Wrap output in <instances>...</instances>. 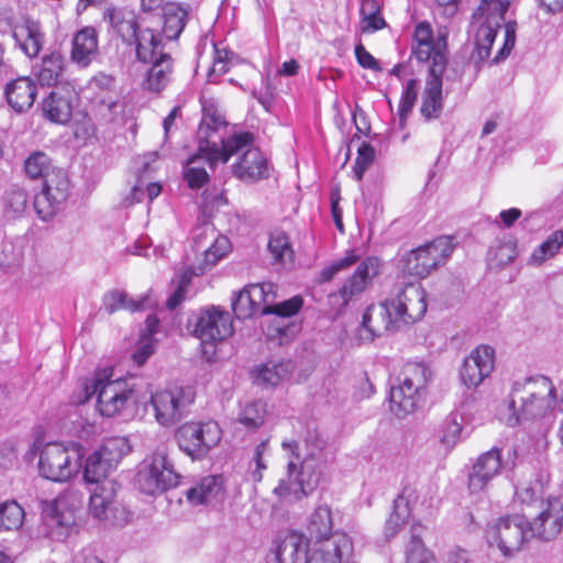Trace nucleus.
<instances>
[{"instance_id": "nucleus-1", "label": "nucleus", "mask_w": 563, "mask_h": 563, "mask_svg": "<svg viewBox=\"0 0 563 563\" xmlns=\"http://www.w3.org/2000/svg\"><path fill=\"white\" fill-rule=\"evenodd\" d=\"M511 0H481L478 7L472 14L468 36L472 43L470 64L478 71L484 64L497 65L504 62L511 53L516 44L517 23L508 21L505 23V36L501 48L494 58L489 59L492 47L495 43L499 29L505 22V14L508 11Z\"/></svg>"}, {"instance_id": "nucleus-2", "label": "nucleus", "mask_w": 563, "mask_h": 563, "mask_svg": "<svg viewBox=\"0 0 563 563\" xmlns=\"http://www.w3.org/2000/svg\"><path fill=\"white\" fill-rule=\"evenodd\" d=\"M556 404V389L552 380L543 375L515 382L510 391L507 419L510 427L536 422L550 417Z\"/></svg>"}, {"instance_id": "nucleus-3", "label": "nucleus", "mask_w": 563, "mask_h": 563, "mask_svg": "<svg viewBox=\"0 0 563 563\" xmlns=\"http://www.w3.org/2000/svg\"><path fill=\"white\" fill-rule=\"evenodd\" d=\"M111 377L110 367L96 371L84 385L86 397L97 395L98 409L104 417L133 416L146 402L144 395L135 384Z\"/></svg>"}, {"instance_id": "nucleus-4", "label": "nucleus", "mask_w": 563, "mask_h": 563, "mask_svg": "<svg viewBox=\"0 0 563 563\" xmlns=\"http://www.w3.org/2000/svg\"><path fill=\"white\" fill-rule=\"evenodd\" d=\"M327 441L317 430L308 429L300 445L295 440H284L282 448L289 453L288 472L296 473L297 462H300L301 485L314 488L325 475L330 465V454Z\"/></svg>"}, {"instance_id": "nucleus-5", "label": "nucleus", "mask_w": 563, "mask_h": 563, "mask_svg": "<svg viewBox=\"0 0 563 563\" xmlns=\"http://www.w3.org/2000/svg\"><path fill=\"white\" fill-rule=\"evenodd\" d=\"M225 128V118L218 107L211 102L205 103L202 107V118L197 131L200 151H211V155H222L224 161H229L239 148L251 143V132L240 131L224 136L220 134V131Z\"/></svg>"}, {"instance_id": "nucleus-6", "label": "nucleus", "mask_w": 563, "mask_h": 563, "mask_svg": "<svg viewBox=\"0 0 563 563\" xmlns=\"http://www.w3.org/2000/svg\"><path fill=\"white\" fill-rule=\"evenodd\" d=\"M431 372L423 363L407 362L399 377V385L389 391L390 410L399 418L412 413L421 404Z\"/></svg>"}, {"instance_id": "nucleus-7", "label": "nucleus", "mask_w": 563, "mask_h": 563, "mask_svg": "<svg viewBox=\"0 0 563 563\" xmlns=\"http://www.w3.org/2000/svg\"><path fill=\"white\" fill-rule=\"evenodd\" d=\"M84 459V446L76 442L64 445L58 442L46 443L38 459L40 474L53 482H67L78 474Z\"/></svg>"}, {"instance_id": "nucleus-8", "label": "nucleus", "mask_w": 563, "mask_h": 563, "mask_svg": "<svg viewBox=\"0 0 563 563\" xmlns=\"http://www.w3.org/2000/svg\"><path fill=\"white\" fill-rule=\"evenodd\" d=\"M187 328L200 340L201 354L208 362L216 355V343L233 333L230 314L214 306L191 314Z\"/></svg>"}, {"instance_id": "nucleus-9", "label": "nucleus", "mask_w": 563, "mask_h": 563, "mask_svg": "<svg viewBox=\"0 0 563 563\" xmlns=\"http://www.w3.org/2000/svg\"><path fill=\"white\" fill-rule=\"evenodd\" d=\"M534 538L530 521L521 515H508L490 522L486 529V539L496 547L503 556L511 558L522 545Z\"/></svg>"}, {"instance_id": "nucleus-10", "label": "nucleus", "mask_w": 563, "mask_h": 563, "mask_svg": "<svg viewBox=\"0 0 563 563\" xmlns=\"http://www.w3.org/2000/svg\"><path fill=\"white\" fill-rule=\"evenodd\" d=\"M222 431L214 421L186 422L175 431L179 449L192 460L207 456L221 440Z\"/></svg>"}, {"instance_id": "nucleus-11", "label": "nucleus", "mask_w": 563, "mask_h": 563, "mask_svg": "<svg viewBox=\"0 0 563 563\" xmlns=\"http://www.w3.org/2000/svg\"><path fill=\"white\" fill-rule=\"evenodd\" d=\"M453 250L450 236H439L412 250L405 258L404 271L411 276L426 278L433 269L445 264Z\"/></svg>"}, {"instance_id": "nucleus-12", "label": "nucleus", "mask_w": 563, "mask_h": 563, "mask_svg": "<svg viewBox=\"0 0 563 563\" xmlns=\"http://www.w3.org/2000/svg\"><path fill=\"white\" fill-rule=\"evenodd\" d=\"M130 451L124 438L107 439L102 445L90 453L84 464V479L87 483L99 485L104 482L109 473L118 465L121 459Z\"/></svg>"}, {"instance_id": "nucleus-13", "label": "nucleus", "mask_w": 563, "mask_h": 563, "mask_svg": "<svg viewBox=\"0 0 563 563\" xmlns=\"http://www.w3.org/2000/svg\"><path fill=\"white\" fill-rule=\"evenodd\" d=\"M180 475L174 470L173 462L164 453H154L150 462L139 470L135 484L141 492L156 495L177 486Z\"/></svg>"}, {"instance_id": "nucleus-14", "label": "nucleus", "mask_w": 563, "mask_h": 563, "mask_svg": "<svg viewBox=\"0 0 563 563\" xmlns=\"http://www.w3.org/2000/svg\"><path fill=\"white\" fill-rule=\"evenodd\" d=\"M194 401L195 393L188 386L157 390L150 398L155 420L163 427L173 426L181 420Z\"/></svg>"}, {"instance_id": "nucleus-15", "label": "nucleus", "mask_w": 563, "mask_h": 563, "mask_svg": "<svg viewBox=\"0 0 563 563\" xmlns=\"http://www.w3.org/2000/svg\"><path fill=\"white\" fill-rule=\"evenodd\" d=\"M70 195V181L64 169L54 170L35 195L33 207L43 221L52 220L66 206Z\"/></svg>"}, {"instance_id": "nucleus-16", "label": "nucleus", "mask_w": 563, "mask_h": 563, "mask_svg": "<svg viewBox=\"0 0 563 563\" xmlns=\"http://www.w3.org/2000/svg\"><path fill=\"white\" fill-rule=\"evenodd\" d=\"M412 55L419 63H430V74L443 73L446 63V36L433 35V30L427 21L416 25L413 33Z\"/></svg>"}, {"instance_id": "nucleus-17", "label": "nucleus", "mask_w": 563, "mask_h": 563, "mask_svg": "<svg viewBox=\"0 0 563 563\" xmlns=\"http://www.w3.org/2000/svg\"><path fill=\"white\" fill-rule=\"evenodd\" d=\"M277 286L274 283H255L244 286L232 298V310L238 319L262 314L264 306L276 299Z\"/></svg>"}, {"instance_id": "nucleus-18", "label": "nucleus", "mask_w": 563, "mask_h": 563, "mask_svg": "<svg viewBox=\"0 0 563 563\" xmlns=\"http://www.w3.org/2000/svg\"><path fill=\"white\" fill-rule=\"evenodd\" d=\"M400 303L394 302L388 298L377 305H371L366 308L362 330L367 332L366 340L394 333L401 327L399 309Z\"/></svg>"}, {"instance_id": "nucleus-19", "label": "nucleus", "mask_w": 563, "mask_h": 563, "mask_svg": "<svg viewBox=\"0 0 563 563\" xmlns=\"http://www.w3.org/2000/svg\"><path fill=\"white\" fill-rule=\"evenodd\" d=\"M238 161L232 164V174L238 179L245 183H256L269 177L268 162L260 148L254 146V135L250 144L239 148L234 155Z\"/></svg>"}, {"instance_id": "nucleus-20", "label": "nucleus", "mask_w": 563, "mask_h": 563, "mask_svg": "<svg viewBox=\"0 0 563 563\" xmlns=\"http://www.w3.org/2000/svg\"><path fill=\"white\" fill-rule=\"evenodd\" d=\"M495 367V350L489 345H481L464 360L460 371L461 380L468 388L481 385Z\"/></svg>"}, {"instance_id": "nucleus-21", "label": "nucleus", "mask_w": 563, "mask_h": 563, "mask_svg": "<svg viewBox=\"0 0 563 563\" xmlns=\"http://www.w3.org/2000/svg\"><path fill=\"white\" fill-rule=\"evenodd\" d=\"M539 508L540 512L530 522L533 536L544 541L552 540L563 528V501L560 497L548 495Z\"/></svg>"}, {"instance_id": "nucleus-22", "label": "nucleus", "mask_w": 563, "mask_h": 563, "mask_svg": "<svg viewBox=\"0 0 563 563\" xmlns=\"http://www.w3.org/2000/svg\"><path fill=\"white\" fill-rule=\"evenodd\" d=\"M353 543L351 538L336 531L321 543L314 545L307 563H352Z\"/></svg>"}, {"instance_id": "nucleus-23", "label": "nucleus", "mask_w": 563, "mask_h": 563, "mask_svg": "<svg viewBox=\"0 0 563 563\" xmlns=\"http://www.w3.org/2000/svg\"><path fill=\"white\" fill-rule=\"evenodd\" d=\"M379 268L380 261L377 257L368 256L363 260L338 291L342 305H349L354 297L361 295L372 279L379 274Z\"/></svg>"}, {"instance_id": "nucleus-24", "label": "nucleus", "mask_w": 563, "mask_h": 563, "mask_svg": "<svg viewBox=\"0 0 563 563\" xmlns=\"http://www.w3.org/2000/svg\"><path fill=\"white\" fill-rule=\"evenodd\" d=\"M504 467L501 451L493 448L481 454L468 475V488L472 493L482 492Z\"/></svg>"}, {"instance_id": "nucleus-25", "label": "nucleus", "mask_w": 563, "mask_h": 563, "mask_svg": "<svg viewBox=\"0 0 563 563\" xmlns=\"http://www.w3.org/2000/svg\"><path fill=\"white\" fill-rule=\"evenodd\" d=\"M225 496L224 479L221 475L206 476L186 492L187 500L192 506L217 507L224 501Z\"/></svg>"}, {"instance_id": "nucleus-26", "label": "nucleus", "mask_w": 563, "mask_h": 563, "mask_svg": "<svg viewBox=\"0 0 563 563\" xmlns=\"http://www.w3.org/2000/svg\"><path fill=\"white\" fill-rule=\"evenodd\" d=\"M308 540L296 532L288 533L266 556V563H307Z\"/></svg>"}, {"instance_id": "nucleus-27", "label": "nucleus", "mask_w": 563, "mask_h": 563, "mask_svg": "<svg viewBox=\"0 0 563 563\" xmlns=\"http://www.w3.org/2000/svg\"><path fill=\"white\" fill-rule=\"evenodd\" d=\"M393 301L401 306L398 309L401 324L420 320L427 311L426 291L421 286H407L393 298Z\"/></svg>"}, {"instance_id": "nucleus-28", "label": "nucleus", "mask_w": 563, "mask_h": 563, "mask_svg": "<svg viewBox=\"0 0 563 563\" xmlns=\"http://www.w3.org/2000/svg\"><path fill=\"white\" fill-rule=\"evenodd\" d=\"M142 63L148 65L141 84L143 90L159 93L173 79L174 60L172 56L169 54L158 55V58L154 60Z\"/></svg>"}, {"instance_id": "nucleus-29", "label": "nucleus", "mask_w": 563, "mask_h": 563, "mask_svg": "<svg viewBox=\"0 0 563 563\" xmlns=\"http://www.w3.org/2000/svg\"><path fill=\"white\" fill-rule=\"evenodd\" d=\"M36 85L29 76L10 79L4 87L8 104L18 113L27 111L36 98Z\"/></svg>"}, {"instance_id": "nucleus-30", "label": "nucleus", "mask_w": 563, "mask_h": 563, "mask_svg": "<svg viewBox=\"0 0 563 563\" xmlns=\"http://www.w3.org/2000/svg\"><path fill=\"white\" fill-rule=\"evenodd\" d=\"M117 483L104 481L92 489L89 499L91 516L100 521H111L112 512L117 510Z\"/></svg>"}, {"instance_id": "nucleus-31", "label": "nucleus", "mask_w": 563, "mask_h": 563, "mask_svg": "<svg viewBox=\"0 0 563 563\" xmlns=\"http://www.w3.org/2000/svg\"><path fill=\"white\" fill-rule=\"evenodd\" d=\"M98 56V34L92 26L77 31L73 37L70 59L81 68L88 67Z\"/></svg>"}, {"instance_id": "nucleus-32", "label": "nucleus", "mask_w": 563, "mask_h": 563, "mask_svg": "<svg viewBox=\"0 0 563 563\" xmlns=\"http://www.w3.org/2000/svg\"><path fill=\"white\" fill-rule=\"evenodd\" d=\"M73 99L70 91L52 90L41 103L43 115L53 123H68L73 114Z\"/></svg>"}, {"instance_id": "nucleus-33", "label": "nucleus", "mask_w": 563, "mask_h": 563, "mask_svg": "<svg viewBox=\"0 0 563 563\" xmlns=\"http://www.w3.org/2000/svg\"><path fill=\"white\" fill-rule=\"evenodd\" d=\"M66 68V60L59 51L43 55L41 63L33 66L32 74L41 86L52 87L59 82Z\"/></svg>"}, {"instance_id": "nucleus-34", "label": "nucleus", "mask_w": 563, "mask_h": 563, "mask_svg": "<svg viewBox=\"0 0 563 563\" xmlns=\"http://www.w3.org/2000/svg\"><path fill=\"white\" fill-rule=\"evenodd\" d=\"M442 75L430 74L422 93L420 113L426 121L439 119L443 111Z\"/></svg>"}, {"instance_id": "nucleus-35", "label": "nucleus", "mask_w": 563, "mask_h": 563, "mask_svg": "<svg viewBox=\"0 0 563 563\" xmlns=\"http://www.w3.org/2000/svg\"><path fill=\"white\" fill-rule=\"evenodd\" d=\"M191 5L183 2H168L163 8V35L172 41L179 37L184 31L189 15Z\"/></svg>"}, {"instance_id": "nucleus-36", "label": "nucleus", "mask_w": 563, "mask_h": 563, "mask_svg": "<svg viewBox=\"0 0 563 563\" xmlns=\"http://www.w3.org/2000/svg\"><path fill=\"white\" fill-rule=\"evenodd\" d=\"M211 244L202 251L203 263L199 266H188L184 271V278H192L205 274L207 269L213 267L230 250V241L223 235H216L214 230H210Z\"/></svg>"}, {"instance_id": "nucleus-37", "label": "nucleus", "mask_w": 563, "mask_h": 563, "mask_svg": "<svg viewBox=\"0 0 563 563\" xmlns=\"http://www.w3.org/2000/svg\"><path fill=\"white\" fill-rule=\"evenodd\" d=\"M129 45L135 46V55L139 62L154 60L158 55H167L164 52L162 37L152 29H139L135 40H131Z\"/></svg>"}, {"instance_id": "nucleus-38", "label": "nucleus", "mask_w": 563, "mask_h": 563, "mask_svg": "<svg viewBox=\"0 0 563 563\" xmlns=\"http://www.w3.org/2000/svg\"><path fill=\"white\" fill-rule=\"evenodd\" d=\"M103 20L117 32L124 43L135 40L140 26L133 11L122 8H107Z\"/></svg>"}, {"instance_id": "nucleus-39", "label": "nucleus", "mask_w": 563, "mask_h": 563, "mask_svg": "<svg viewBox=\"0 0 563 563\" xmlns=\"http://www.w3.org/2000/svg\"><path fill=\"white\" fill-rule=\"evenodd\" d=\"M44 525L49 532L64 534L75 523V516L70 509H66V503L63 498H57L43 509Z\"/></svg>"}, {"instance_id": "nucleus-40", "label": "nucleus", "mask_w": 563, "mask_h": 563, "mask_svg": "<svg viewBox=\"0 0 563 563\" xmlns=\"http://www.w3.org/2000/svg\"><path fill=\"white\" fill-rule=\"evenodd\" d=\"M14 37L27 57H37L44 44V34L36 22L26 21L19 31L14 32Z\"/></svg>"}, {"instance_id": "nucleus-41", "label": "nucleus", "mask_w": 563, "mask_h": 563, "mask_svg": "<svg viewBox=\"0 0 563 563\" xmlns=\"http://www.w3.org/2000/svg\"><path fill=\"white\" fill-rule=\"evenodd\" d=\"M292 369L291 362H267L253 369V378L256 384L263 386H276L286 379Z\"/></svg>"}, {"instance_id": "nucleus-42", "label": "nucleus", "mask_w": 563, "mask_h": 563, "mask_svg": "<svg viewBox=\"0 0 563 563\" xmlns=\"http://www.w3.org/2000/svg\"><path fill=\"white\" fill-rule=\"evenodd\" d=\"M333 521L331 509L328 506H319L310 516L307 529L311 538L317 540L316 544L331 538Z\"/></svg>"}, {"instance_id": "nucleus-43", "label": "nucleus", "mask_w": 563, "mask_h": 563, "mask_svg": "<svg viewBox=\"0 0 563 563\" xmlns=\"http://www.w3.org/2000/svg\"><path fill=\"white\" fill-rule=\"evenodd\" d=\"M411 514L409 500L405 496V490L394 500L393 511L386 520L384 533L385 537L394 538L407 523Z\"/></svg>"}, {"instance_id": "nucleus-44", "label": "nucleus", "mask_w": 563, "mask_h": 563, "mask_svg": "<svg viewBox=\"0 0 563 563\" xmlns=\"http://www.w3.org/2000/svg\"><path fill=\"white\" fill-rule=\"evenodd\" d=\"M563 246V230H555L531 253L528 264L540 266L560 253Z\"/></svg>"}, {"instance_id": "nucleus-45", "label": "nucleus", "mask_w": 563, "mask_h": 563, "mask_svg": "<svg viewBox=\"0 0 563 563\" xmlns=\"http://www.w3.org/2000/svg\"><path fill=\"white\" fill-rule=\"evenodd\" d=\"M267 247L275 263L282 266L291 265L294 263L295 252L285 232H273L269 236Z\"/></svg>"}, {"instance_id": "nucleus-46", "label": "nucleus", "mask_w": 563, "mask_h": 563, "mask_svg": "<svg viewBox=\"0 0 563 563\" xmlns=\"http://www.w3.org/2000/svg\"><path fill=\"white\" fill-rule=\"evenodd\" d=\"M89 103H96L97 99L117 98L115 78L104 73L95 75L87 85Z\"/></svg>"}, {"instance_id": "nucleus-47", "label": "nucleus", "mask_w": 563, "mask_h": 563, "mask_svg": "<svg viewBox=\"0 0 563 563\" xmlns=\"http://www.w3.org/2000/svg\"><path fill=\"white\" fill-rule=\"evenodd\" d=\"M29 206V195L20 187H11L3 197V212L9 219L21 217Z\"/></svg>"}, {"instance_id": "nucleus-48", "label": "nucleus", "mask_w": 563, "mask_h": 563, "mask_svg": "<svg viewBox=\"0 0 563 563\" xmlns=\"http://www.w3.org/2000/svg\"><path fill=\"white\" fill-rule=\"evenodd\" d=\"M462 430V417L456 412H451L440 424V442L446 449H453L461 441Z\"/></svg>"}, {"instance_id": "nucleus-49", "label": "nucleus", "mask_w": 563, "mask_h": 563, "mask_svg": "<svg viewBox=\"0 0 563 563\" xmlns=\"http://www.w3.org/2000/svg\"><path fill=\"white\" fill-rule=\"evenodd\" d=\"M58 168L52 166L51 158L44 152L32 153L24 162V170L27 177L31 179L44 178V181L48 176Z\"/></svg>"}, {"instance_id": "nucleus-50", "label": "nucleus", "mask_w": 563, "mask_h": 563, "mask_svg": "<svg viewBox=\"0 0 563 563\" xmlns=\"http://www.w3.org/2000/svg\"><path fill=\"white\" fill-rule=\"evenodd\" d=\"M24 509L15 500L0 504V530H18L24 521Z\"/></svg>"}, {"instance_id": "nucleus-51", "label": "nucleus", "mask_w": 563, "mask_h": 563, "mask_svg": "<svg viewBox=\"0 0 563 563\" xmlns=\"http://www.w3.org/2000/svg\"><path fill=\"white\" fill-rule=\"evenodd\" d=\"M419 90V81L415 78L409 79L401 92L399 106H398V115H399V125L404 128L407 121L408 115L411 113L412 108L418 98Z\"/></svg>"}, {"instance_id": "nucleus-52", "label": "nucleus", "mask_w": 563, "mask_h": 563, "mask_svg": "<svg viewBox=\"0 0 563 563\" xmlns=\"http://www.w3.org/2000/svg\"><path fill=\"white\" fill-rule=\"evenodd\" d=\"M103 306L107 312L113 313L119 309H128L130 311H137L143 307V300L136 301L128 298L125 291L118 289L111 290L103 297Z\"/></svg>"}, {"instance_id": "nucleus-53", "label": "nucleus", "mask_w": 563, "mask_h": 563, "mask_svg": "<svg viewBox=\"0 0 563 563\" xmlns=\"http://www.w3.org/2000/svg\"><path fill=\"white\" fill-rule=\"evenodd\" d=\"M265 405L261 401H252L245 405L238 416V421L249 430H256L264 423Z\"/></svg>"}, {"instance_id": "nucleus-54", "label": "nucleus", "mask_w": 563, "mask_h": 563, "mask_svg": "<svg viewBox=\"0 0 563 563\" xmlns=\"http://www.w3.org/2000/svg\"><path fill=\"white\" fill-rule=\"evenodd\" d=\"M516 496L521 505L528 507H540L545 503L544 488L541 482L529 483L526 486L516 489Z\"/></svg>"}, {"instance_id": "nucleus-55", "label": "nucleus", "mask_w": 563, "mask_h": 563, "mask_svg": "<svg viewBox=\"0 0 563 563\" xmlns=\"http://www.w3.org/2000/svg\"><path fill=\"white\" fill-rule=\"evenodd\" d=\"M302 305L303 299L300 296H294L279 303H275V301L267 303L264 306L262 314H276L282 318H290L299 312Z\"/></svg>"}, {"instance_id": "nucleus-56", "label": "nucleus", "mask_w": 563, "mask_h": 563, "mask_svg": "<svg viewBox=\"0 0 563 563\" xmlns=\"http://www.w3.org/2000/svg\"><path fill=\"white\" fill-rule=\"evenodd\" d=\"M213 63L208 74L209 81H213L214 77H220L228 73L230 68L231 58L234 55L222 43L213 44Z\"/></svg>"}, {"instance_id": "nucleus-57", "label": "nucleus", "mask_w": 563, "mask_h": 563, "mask_svg": "<svg viewBox=\"0 0 563 563\" xmlns=\"http://www.w3.org/2000/svg\"><path fill=\"white\" fill-rule=\"evenodd\" d=\"M406 563H437L433 553L426 549L421 538L415 533L406 551Z\"/></svg>"}, {"instance_id": "nucleus-58", "label": "nucleus", "mask_w": 563, "mask_h": 563, "mask_svg": "<svg viewBox=\"0 0 563 563\" xmlns=\"http://www.w3.org/2000/svg\"><path fill=\"white\" fill-rule=\"evenodd\" d=\"M374 158V147L368 143H362L357 150V156L352 168L353 176L357 181L362 180L365 172L373 164Z\"/></svg>"}, {"instance_id": "nucleus-59", "label": "nucleus", "mask_w": 563, "mask_h": 563, "mask_svg": "<svg viewBox=\"0 0 563 563\" xmlns=\"http://www.w3.org/2000/svg\"><path fill=\"white\" fill-rule=\"evenodd\" d=\"M360 260L355 251L351 250L342 258L332 262L330 265L323 267L320 272L319 280L322 283L330 282L339 272L350 267Z\"/></svg>"}, {"instance_id": "nucleus-60", "label": "nucleus", "mask_w": 563, "mask_h": 563, "mask_svg": "<svg viewBox=\"0 0 563 563\" xmlns=\"http://www.w3.org/2000/svg\"><path fill=\"white\" fill-rule=\"evenodd\" d=\"M119 106V99L117 97L108 99H97L96 103L90 104V108L99 120L108 123L114 121Z\"/></svg>"}, {"instance_id": "nucleus-61", "label": "nucleus", "mask_w": 563, "mask_h": 563, "mask_svg": "<svg viewBox=\"0 0 563 563\" xmlns=\"http://www.w3.org/2000/svg\"><path fill=\"white\" fill-rule=\"evenodd\" d=\"M227 162L222 155H211V151L208 150L200 151V141H198L197 152L187 158L184 166L205 167V165H208L213 169L218 163L225 164Z\"/></svg>"}, {"instance_id": "nucleus-62", "label": "nucleus", "mask_w": 563, "mask_h": 563, "mask_svg": "<svg viewBox=\"0 0 563 563\" xmlns=\"http://www.w3.org/2000/svg\"><path fill=\"white\" fill-rule=\"evenodd\" d=\"M294 473H289V477H291ZM313 488H305L302 489L301 485V473H298L297 479L292 482L290 478L280 479L279 484L274 488V494H276L280 498H286L289 495H298V493H302V495H308Z\"/></svg>"}, {"instance_id": "nucleus-63", "label": "nucleus", "mask_w": 563, "mask_h": 563, "mask_svg": "<svg viewBox=\"0 0 563 563\" xmlns=\"http://www.w3.org/2000/svg\"><path fill=\"white\" fill-rule=\"evenodd\" d=\"M183 176L190 189H200L210 179L205 167L183 166Z\"/></svg>"}, {"instance_id": "nucleus-64", "label": "nucleus", "mask_w": 563, "mask_h": 563, "mask_svg": "<svg viewBox=\"0 0 563 563\" xmlns=\"http://www.w3.org/2000/svg\"><path fill=\"white\" fill-rule=\"evenodd\" d=\"M96 125L88 115H84L74 123V135L77 140L90 141L96 137Z\"/></svg>"}]
</instances>
